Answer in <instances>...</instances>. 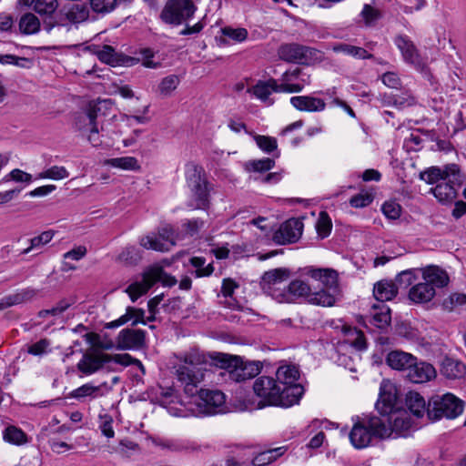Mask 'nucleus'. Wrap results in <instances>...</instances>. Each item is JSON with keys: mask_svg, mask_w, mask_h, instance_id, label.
Listing matches in <instances>:
<instances>
[{"mask_svg": "<svg viewBox=\"0 0 466 466\" xmlns=\"http://www.w3.org/2000/svg\"><path fill=\"white\" fill-rule=\"evenodd\" d=\"M207 370L202 357L198 353H188L184 358V363L177 369V380L184 386L186 394L190 397L187 403H181L180 408L170 409L173 416H206L224 411L226 397L220 390H200L198 385L204 380Z\"/></svg>", "mask_w": 466, "mask_h": 466, "instance_id": "obj_1", "label": "nucleus"}, {"mask_svg": "<svg viewBox=\"0 0 466 466\" xmlns=\"http://www.w3.org/2000/svg\"><path fill=\"white\" fill-rule=\"evenodd\" d=\"M253 390L259 398V408L266 406L289 408L298 404L303 395V390L299 387L281 388L278 380L268 376L256 379Z\"/></svg>", "mask_w": 466, "mask_h": 466, "instance_id": "obj_2", "label": "nucleus"}, {"mask_svg": "<svg viewBox=\"0 0 466 466\" xmlns=\"http://www.w3.org/2000/svg\"><path fill=\"white\" fill-rule=\"evenodd\" d=\"M276 297L279 303H292L298 299H304L316 306L331 307L335 304V294L325 290L312 292L309 285L299 279L291 281L283 293H278Z\"/></svg>", "mask_w": 466, "mask_h": 466, "instance_id": "obj_3", "label": "nucleus"}, {"mask_svg": "<svg viewBox=\"0 0 466 466\" xmlns=\"http://www.w3.org/2000/svg\"><path fill=\"white\" fill-rule=\"evenodd\" d=\"M372 425L380 428L379 439H396L410 435L413 427V421L406 411H393L381 417H374Z\"/></svg>", "mask_w": 466, "mask_h": 466, "instance_id": "obj_4", "label": "nucleus"}, {"mask_svg": "<svg viewBox=\"0 0 466 466\" xmlns=\"http://www.w3.org/2000/svg\"><path fill=\"white\" fill-rule=\"evenodd\" d=\"M160 281L164 286L172 287L176 285L177 279L166 274L159 265H153L147 268L140 279H136L127 289L130 299L135 302L137 299L147 294V292L157 283Z\"/></svg>", "mask_w": 466, "mask_h": 466, "instance_id": "obj_5", "label": "nucleus"}, {"mask_svg": "<svg viewBox=\"0 0 466 466\" xmlns=\"http://www.w3.org/2000/svg\"><path fill=\"white\" fill-rule=\"evenodd\" d=\"M216 360L225 370L221 375H227L229 380L237 382L251 379L260 371V365L258 362L244 361L238 356L218 353Z\"/></svg>", "mask_w": 466, "mask_h": 466, "instance_id": "obj_6", "label": "nucleus"}, {"mask_svg": "<svg viewBox=\"0 0 466 466\" xmlns=\"http://www.w3.org/2000/svg\"><path fill=\"white\" fill-rule=\"evenodd\" d=\"M185 176L195 202L192 207L194 208H207L209 205L210 187L203 168L196 164L189 163L186 166Z\"/></svg>", "mask_w": 466, "mask_h": 466, "instance_id": "obj_7", "label": "nucleus"}, {"mask_svg": "<svg viewBox=\"0 0 466 466\" xmlns=\"http://www.w3.org/2000/svg\"><path fill=\"white\" fill-rule=\"evenodd\" d=\"M463 401L451 393L433 396L428 403V417L440 420L443 417L454 419L463 411Z\"/></svg>", "mask_w": 466, "mask_h": 466, "instance_id": "obj_8", "label": "nucleus"}, {"mask_svg": "<svg viewBox=\"0 0 466 466\" xmlns=\"http://www.w3.org/2000/svg\"><path fill=\"white\" fill-rule=\"evenodd\" d=\"M110 102L108 100H99L96 103H90L86 112L80 113L75 121L76 127L86 135L88 141L96 147L100 144L98 137V127L96 118L102 108H106Z\"/></svg>", "mask_w": 466, "mask_h": 466, "instance_id": "obj_9", "label": "nucleus"}, {"mask_svg": "<svg viewBox=\"0 0 466 466\" xmlns=\"http://www.w3.org/2000/svg\"><path fill=\"white\" fill-rule=\"evenodd\" d=\"M197 10L191 0H167L161 13V20L168 25H179L191 18Z\"/></svg>", "mask_w": 466, "mask_h": 466, "instance_id": "obj_10", "label": "nucleus"}, {"mask_svg": "<svg viewBox=\"0 0 466 466\" xmlns=\"http://www.w3.org/2000/svg\"><path fill=\"white\" fill-rule=\"evenodd\" d=\"M375 416L353 419V426L350 432V441L354 448L364 449L368 447L373 438L379 439L377 431L380 428L372 425Z\"/></svg>", "mask_w": 466, "mask_h": 466, "instance_id": "obj_11", "label": "nucleus"}, {"mask_svg": "<svg viewBox=\"0 0 466 466\" xmlns=\"http://www.w3.org/2000/svg\"><path fill=\"white\" fill-rule=\"evenodd\" d=\"M420 178L427 184H435L440 180L450 179V182L461 186L464 183L465 176L461 173L456 164H448L443 167H431L420 174Z\"/></svg>", "mask_w": 466, "mask_h": 466, "instance_id": "obj_12", "label": "nucleus"}, {"mask_svg": "<svg viewBox=\"0 0 466 466\" xmlns=\"http://www.w3.org/2000/svg\"><path fill=\"white\" fill-rule=\"evenodd\" d=\"M290 272L287 268H279L265 272L261 279V288L263 291L277 301L276 295L283 293L286 287L281 288L282 284L289 278Z\"/></svg>", "mask_w": 466, "mask_h": 466, "instance_id": "obj_13", "label": "nucleus"}, {"mask_svg": "<svg viewBox=\"0 0 466 466\" xmlns=\"http://www.w3.org/2000/svg\"><path fill=\"white\" fill-rule=\"evenodd\" d=\"M278 84L279 93H299L310 82L309 75L306 74L300 68L286 71Z\"/></svg>", "mask_w": 466, "mask_h": 466, "instance_id": "obj_14", "label": "nucleus"}, {"mask_svg": "<svg viewBox=\"0 0 466 466\" xmlns=\"http://www.w3.org/2000/svg\"><path fill=\"white\" fill-rule=\"evenodd\" d=\"M303 223L297 218H291L280 225L273 235V240L279 245L296 242L302 234Z\"/></svg>", "mask_w": 466, "mask_h": 466, "instance_id": "obj_15", "label": "nucleus"}, {"mask_svg": "<svg viewBox=\"0 0 466 466\" xmlns=\"http://www.w3.org/2000/svg\"><path fill=\"white\" fill-rule=\"evenodd\" d=\"M314 50L298 44H288L280 46L279 57L285 61L298 64H308L312 58Z\"/></svg>", "mask_w": 466, "mask_h": 466, "instance_id": "obj_16", "label": "nucleus"}, {"mask_svg": "<svg viewBox=\"0 0 466 466\" xmlns=\"http://www.w3.org/2000/svg\"><path fill=\"white\" fill-rule=\"evenodd\" d=\"M397 400V390L393 383L383 380L380 386L379 399L376 408L381 416L388 415L392 411Z\"/></svg>", "mask_w": 466, "mask_h": 466, "instance_id": "obj_17", "label": "nucleus"}, {"mask_svg": "<svg viewBox=\"0 0 466 466\" xmlns=\"http://www.w3.org/2000/svg\"><path fill=\"white\" fill-rule=\"evenodd\" d=\"M305 274L320 281L324 287L321 290L335 294V301L337 300L339 295L338 274L335 270L330 268H307L305 269Z\"/></svg>", "mask_w": 466, "mask_h": 466, "instance_id": "obj_18", "label": "nucleus"}, {"mask_svg": "<svg viewBox=\"0 0 466 466\" xmlns=\"http://www.w3.org/2000/svg\"><path fill=\"white\" fill-rule=\"evenodd\" d=\"M395 45L401 52L405 62L412 65L417 70L423 71L425 63L418 53L413 42L405 35H399L395 38Z\"/></svg>", "mask_w": 466, "mask_h": 466, "instance_id": "obj_19", "label": "nucleus"}, {"mask_svg": "<svg viewBox=\"0 0 466 466\" xmlns=\"http://www.w3.org/2000/svg\"><path fill=\"white\" fill-rule=\"evenodd\" d=\"M145 331L141 329H122L116 337V350H138L145 344Z\"/></svg>", "mask_w": 466, "mask_h": 466, "instance_id": "obj_20", "label": "nucleus"}, {"mask_svg": "<svg viewBox=\"0 0 466 466\" xmlns=\"http://www.w3.org/2000/svg\"><path fill=\"white\" fill-rule=\"evenodd\" d=\"M111 361V356L101 351L95 350L83 355L77 363V369L86 375H90L99 370L104 364Z\"/></svg>", "mask_w": 466, "mask_h": 466, "instance_id": "obj_21", "label": "nucleus"}, {"mask_svg": "<svg viewBox=\"0 0 466 466\" xmlns=\"http://www.w3.org/2000/svg\"><path fill=\"white\" fill-rule=\"evenodd\" d=\"M410 366L407 377L411 382L424 383L436 377L435 368L428 362L418 361L416 357L415 363H412Z\"/></svg>", "mask_w": 466, "mask_h": 466, "instance_id": "obj_22", "label": "nucleus"}, {"mask_svg": "<svg viewBox=\"0 0 466 466\" xmlns=\"http://www.w3.org/2000/svg\"><path fill=\"white\" fill-rule=\"evenodd\" d=\"M38 294V289L27 287L16 290L15 292L6 295L0 299V310L12 306L33 300Z\"/></svg>", "mask_w": 466, "mask_h": 466, "instance_id": "obj_23", "label": "nucleus"}, {"mask_svg": "<svg viewBox=\"0 0 466 466\" xmlns=\"http://www.w3.org/2000/svg\"><path fill=\"white\" fill-rule=\"evenodd\" d=\"M422 279L434 288L441 289L446 287L450 282V278L446 270L435 266L430 265L421 268Z\"/></svg>", "mask_w": 466, "mask_h": 466, "instance_id": "obj_24", "label": "nucleus"}, {"mask_svg": "<svg viewBox=\"0 0 466 466\" xmlns=\"http://www.w3.org/2000/svg\"><path fill=\"white\" fill-rule=\"evenodd\" d=\"M290 104L299 111L321 112L326 107L324 100L311 96H298L290 98Z\"/></svg>", "mask_w": 466, "mask_h": 466, "instance_id": "obj_25", "label": "nucleus"}, {"mask_svg": "<svg viewBox=\"0 0 466 466\" xmlns=\"http://www.w3.org/2000/svg\"><path fill=\"white\" fill-rule=\"evenodd\" d=\"M278 383L281 388L299 387L303 391L302 385L297 383L299 378V369L294 365L280 366L276 372Z\"/></svg>", "mask_w": 466, "mask_h": 466, "instance_id": "obj_26", "label": "nucleus"}, {"mask_svg": "<svg viewBox=\"0 0 466 466\" xmlns=\"http://www.w3.org/2000/svg\"><path fill=\"white\" fill-rule=\"evenodd\" d=\"M278 88V81L274 78H270L267 81H258L250 89V92L261 102L271 106L274 101L269 96L273 92L279 93Z\"/></svg>", "mask_w": 466, "mask_h": 466, "instance_id": "obj_27", "label": "nucleus"}, {"mask_svg": "<svg viewBox=\"0 0 466 466\" xmlns=\"http://www.w3.org/2000/svg\"><path fill=\"white\" fill-rule=\"evenodd\" d=\"M386 362L393 370L408 371L415 363V357L401 350H392L387 355Z\"/></svg>", "mask_w": 466, "mask_h": 466, "instance_id": "obj_28", "label": "nucleus"}, {"mask_svg": "<svg viewBox=\"0 0 466 466\" xmlns=\"http://www.w3.org/2000/svg\"><path fill=\"white\" fill-rule=\"evenodd\" d=\"M89 16L88 9L83 5H73L64 11L60 19L62 25L68 24H79L86 21Z\"/></svg>", "mask_w": 466, "mask_h": 466, "instance_id": "obj_29", "label": "nucleus"}, {"mask_svg": "<svg viewBox=\"0 0 466 466\" xmlns=\"http://www.w3.org/2000/svg\"><path fill=\"white\" fill-rule=\"evenodd\" d=\"M391 320L390 309L385 303L374 304L370 312V322L379 329L387 328Z\"/></svg>", "mask_w": 466, "mask_h": 466, "instance_id": "obj_30", "label": "nucleus"}, {"mask_svg": "<svg viewBox=\"0 0 466 466\" xmlns=\"http://www.w3.org/2000/svg\"><path fill=\"white\" fill-rule=\"evenodd\" d=\"M435 296V289L428 282L418 283L409 292L410 299L416 303H426Z\"/></svg>", "mask_w": 466, "mask_h": 466, "instance_id": "obj_31", "label": "nucleus"}, {"mask_svg": "<svg viewBox=\"0 0 466 466\" xmlns=\"http://www.w3.org/2000/svg\"><path fill=\"white\" fill-rule=\"evenodd\" d=\"M398 293L397 286L389 280H381L374 285L373 295L379 301L378 303H384L396 297Z\"/></svg>", "mask_w": 466, "mask_h": 466, "instance_id": "obj_32", "label": "nucleus"}, {"mask_svg": "<svg viewBox=\"0 0 466 466\" xmlns=\"http://www.w3.org/2000/svg\"><path fill=\"white\" fill-rule=\"evenodd\" d=\"M144 316L145 311L143 309L128 307L124 315L119 317L117 319L108 323L107 327L117 328L127 322H131L132 325H137V323L146 324V321L144 320Z\"/></svg>", "mask_w": 466, "mask_h": 466, "instance_id": "obj_33", "label": "nucleus"}, {"mask_svg": "<svg viewBox=\"0 0 466 466\" xmlns=\"http://www.w3.org/2000/svg\"><path fill=\"white\" fill-rule=\"evenodd\" d=\"M406 406L417 418H421L426 412L428 413V406L424 398L416 391H410L406 395Z\"/></svg>", "mask_w": 466, "mask_h": 466, "instance_id": "obj_34", "label": "nucleus"}, {"mask_svg": "<svg viewBox=\"0 0 466 466\" xmlns=\"http://www.w3.org/2000/svg\"><path fill=\"white\" fill-rule=\"evenodd\" d=\"M342 333L344 335V342L357 350H363L367 348L366 339L361 330L350 326H343Z\"/></svg>", "mask_w": 466, "mask_h": 466, "instance_id": "obj_35", "label": "nucleus"}, {"mask_svg": "<svg viewBox=\"0 0 466 466\" xmlns=\"http://www.w3.org/2000/svg\"><path fill=\"white\" fill-rule=\"evenodd\" d=\"M431 192L441 204H450L457 197V192L450 183H439L435 187L431 188Z\"/></svg>", "mask_w": 466, "mask_h": 466, "instance_id": "obj_36", "label": "nucleus"}, {"mask_svg": "<svg viewBox=\"0 0 466 466\" xmlns=\"http://www.w3.org/2000/svg\"><path fill=\"white\" fill-rule=\"evenodd\" d=\"M331 50L334 53H342L346 56H350L357 59H366L371 57V55L369 54L364 48L345 43L333 45L331 46Z\"/></svg>", "mask_w": 466, "mask_h": 466, "instance_id": "obj_37", "label": "nucleus"}, {"mask_svg": "<svg viewBox=\"0 0 466 466\" xmlns=\"http://www.w3.org/2000/svg\"><path fill=\"white\" fill-rule=\"evenodd\" d=\"M441 373L448 379L461 377L465 372V366L453 359H445L441 363Z\"/></svg>", "mask_w": 466, "mask_h": 466, "instance_id": "obj_38", "label": "nucleus"}, {"mask_svg": "<svg viewBox=\"0 0 466 466\" xmlns=\"http://www.w3.org/2000/svg\"><path fill=\"white\" fill-rule=\"evenodd\" d=\"M105 165L122 170L138 171L140 169V165L134 157L109 158L105 161Z\"/></svg>", "mask_w": 466, "mask_h": 466, "instance_id": "obj_39", "label": "nucleus"}, {"mask_svg": "<svg viewBox=\"0 0 466 466\" xmlns=\"http://www.w3.org/2000/svg\"><path fill=\"white\" fill-rule=\"evenodd\" d=\"M54 236L55 232L53 230H46L28 239L29 246L21 250L20 255H27L33 250L42 248L53 239Z\"/></svg>", "mask_w": 466, "mask_h": 466, "instance_id": "obj_40", "label": "nucleus"}, {"mask_svg": "<svg viewBox=\"0 0 466 466\" xmlns=\"http://www.w3.org/2000/svg\"><path fill=\"white\" fill-rule=\"evenodd\" d=\"M285 451L286 450L284 447L264 451L255 456L252 459L251 463L255 466H266L277 460L279 457L282 456Z\"/></svg>", "mask_w": 466, "mask_h": 466, "instance_id": "obj_41", "label": "nucleus"}, {"mask_svg": "<svg viewBox=\"0 0 466 466\" xmlns=\"http://www.w3.org/2000/svg\"><path fill=\"white\" fill-rule=\"evenodd\" d=\"M3 439L5 441L13 445L25 444L28 440L26 434L15 426H8L3 431Z\"/></svg>", "mask_w": 466, "mask_h": 466, "instance_id": "obj_42", "label": "nucleus"}, {"mask_svg": "<svg viewBox=\"0 0 466 466\" xmlns=\"http://www.w3.org/2000/svg\"><path fill=\"white\" fill-rule=\"evenodd\" d=\"M19 29L25 35L35 34L40 29V21L34 14L27 13L20 18Z\"/></svg>", "mask_w": 466, "mask_h": 466, "instance_id": "obj_43", "label": "nucleus"}, {"mask_svg": "<svg viewBox=\"0 0 466 466\" xmlns=\"http://www.w3.org/2000/svg\"><path fill=\"white\" fill-rule=\"evenodd\" d=\"M180 79L177 75H169L161 79L157 92L161 96H170L172 93L177 88Z\"/></svg>", "mask_w": 466, "mask_h": 466, "instance_id": "obj_44", "label": "nucleus"}, {"mask_svg": "<svg viewBox=\"0 0 466 466\" xmlns=\"http://www.w3.org/2000/svg\"><path fill=\"white\" fill-rule=\"evenodd\" d=\"M139 244L141 247L147 249H152L156 251H167V244L161 240L159 235L149 234L140 238Z\"/></svg>", "mask_w": 466, "mask_h": 466, "instance_id": "obj_45", "label": "nucleus"}, {"mask_svg": "<svg viewBox=\"0 0 466 466\" xmlns=\"http://www.w3.org/2000/svg\"><path fill=\"white\" fill-rule=\"evenodd\" d=\"M69 176V172L65 167L62 166H53L42 172H40L36 178L38 179H53V180H60L66 178Z\"/></svg>", "mask_w": 466, "mask_h": 466, "instance_id": "obj_46", "label": "nucleus"}, {"mask_svg": "<svg viewBox=\"0 0 466 466\" xmlns=\"http://www.w3.org/2000/svg\"><path fill=\"white\" fill-rule=\"evenodd\" d=\"M140 258V250L135 246L126 247L117 256V261L129 265L137 264Z\"/></svg>", "mask_w": 466, "mask_h": 466, "instance_id": "obj_47", "label": "nucleus"}, {"mask_svg": "<svg viewBox=\"0 0 466 466\" xmlns=\"http://www.w3.org/2000/svg\"><path fill=\"white\" fill-rule=\"evenodd\" d=\"M238 287V284L231 279H225L222 282L221 293L224 298L230 299L228 301V305L232 309L239 308L238 302L233 299L234 291Z\"/></svg>", "mask_w": 466, "mask_h": 466, "instance_id": "obj_48", "label": "nucleus"}, {"mask_svg": "<svg viewBox=\"0 0 466 466\" xmlns=\"http://www.w3.org/2000/svg\"><path fill=\"white\" fill-rule=\"evenodd\" d=\"M190 263L196 268L195 274L198 278L208 277L211 275L214 270L212 264H208V266L204 267L206 263L204 258L193 257L190 258Z\"/></svg>", "mask_w": 466, "mask_h": 466, "instance_id": "obj_49", "label": "nucleus"}, {"mask_svg": "<svg viewBox=\"0 0 466 466\" xmlns=\"http://www.w3.org/2000/svg\"><path fill=\"white\" fill-rule=\"evenodd\" d=\"M332 224L326 212H320L319 217L316 223V230L318 235L324 238L328 237L331 231Z\"/></svg>", "mask_w": 466, "mask_h": 466, "instance_id": "obj_50", "label": "nucleus"}, {"mask_svg": "<svg viewBox=\"0 0 466 466\" xmlns=\"http://www.w3.org/2000/svg\"><path fill=\"white\" fill-rule=\"evenodd\" d=\"M34 10L40 15H52L58 6L57 0H35Z\"/></svg>", "mask_w": 466, "mask_h": 466, "instance_id": "obj_51", "label": "nucleus"}, {"mask_svg": "<svg viewBox=\"0 0 466 466\" xmlns=\"http://www.w3.org/2000/svg\"><path fill=\"white\" fill-rule=\"evenodd\" d=\"M275 165L273 159L265 157L262 159L252 160L247 163L246 167L248 171L265 172L270 170Z\"/></svg>", "mask_w": 466, "mask_h": 466, "instance_id": "obj_52", "label": "nucleus"}, {"mask_svg": "<svg viewBox=\"0 0 466 466\" xmlns=\"http://www.w3.org/2000/svg\"><path fill=\"white\" fill-rule=\"evenodd\" d=\"M117 0H90L91 9L97 14H107L115 9Z\"/></svg>", "mask_w": 466, "mask_h": 466, "instance_id": "obj_53", "label": "nucleus"}, {"mask_svg": "<svg viewBox=\"0 0 466 466\" xmlns=\"http://www.w3.org/2000/svg\"><path fill=\"white\" fill-rule=\"evenodd\" d=\"M156 444L170 451H182L187 449V445L182 440L163 439L158 440Z\"/></svg>", "mask_w": 466, "mask_h": 466, "instance_id": "obj_54", "label": "nucleus"}, {"mask_svg": "<svg viewBox=\"0 0 466 466\" xmlns=\"http://www.w3.org/2000/svg\"><path fill=\"white\" fill-rule=\"evenodd\" d=\"M205 222L199 218L187 219L182 222V230L184 231L183 235H180L182 238L185 235L187 236H194L199 232V230L204 227Z\"/></svg>", "mask_w": 466, "mask_h": 466, "instance_id": "obj_55", "label": "nucleus"}, {"mask_svg": "<svg viewBox=\"0 0 466 466\" xmlns=\"http://www.w3.org/2000/svg\"><path fill=\"white\" fill-rule=\"evenodd\" d=\"M158 235L161 240L167 244V250L171 246L176 244L177 240L182 238L179 233H175L171 226H165L161 228L158 231Z\"/></svg>", "mask_w": 466, "mask_h": 466, "instance_id": "obj_56", "label": "nucleus"}, {"mask_svg": "<svg viewBox=\"0 0 466 466\" xmlns=\"http://www.w3.org/2000/svg\"><path fill=\"white\" fill-rule=\"evenodd\" d=\"M0 63L2 65H14L18 67L28 68L31 65V60L26 57L6 54L0 55Z\"/></svg>", "mask_w": 466, "mask_h": 466, "instance_id": "obj_57", "label": "nucleus"}, {"mask_svg": "<svg viewBox=\"0 0 466 466\" xmlns=\"http://www.w3.org/2000/svg\"><path fill=\"white\" fill-rule=\"evenodd\" d=\"M96 55L99 60L106 64L115 65L118 62L117 55L115 49L110 46H103L96 52Z\"/></svg>", "mask_w": 466, "mask_h": 466, "instance_id": "obj_58", "label": "nucleus"}, {"mask_svg": "<svg viewBox=\"0 0 466 466\" xmlns=\"http://www.w3.org/2000/svg\"><path fill=\"white\" fill-rule=\"evenodd\" d=\"M254 139L258 147L265 153H271L277 149L278 144L276 138L274 137L256 135Z\"/></svg>", "mask_w": 466, "mask_h": 466, "instance_id": "obj_59", "label": "nucleus"}, {"mask_svg": "<svg viewBox=\"0 0 466 466\" xmlns=\"http://www.w3.org/2000/svg\"><path fill=\"white\" fill-rule=\"evenodd\" d=\"M160 396L162 397L161 403L167 408L168 412L173 415L170 412V409L173 408V411L176 410V408H180V404L183 403L178 402V406L175 403V399H177V395L175 393V390L172 388H168L167 390H162L160 392Z\"/></svg>", "mask_w": 466, "mask_h": 466, "instance_id": "obj_60", "label": "nucleus"}, {"mask_svg": "<svg viewBox=\"0 0 466 466\" xmlns=\"http://www.w3.org/2000/svg\"><path fill=\"white\" fill-rule=\"evenodd\" d=\"M99 386H93L92 384L86 383L74 390L71 392V397L75 399H82L85 397H96V392L99 390Z\"/></svg>", "mask_w": 466, "mask_h": 466, "instance_id": "obj_61", "label": "nucleus"}, {"mask_svg": "<svg viewBox=\"0 0 466 466\" xmlns=\"http://www.w3.org/2000/svg\"><path fill=\"white\" fill-rule=\"evenodd\" d=\"M383 214L390 219H397L401 213V207L395 201H387L382 205Z\"/></svg>", "mask_w": 466, "mask_h": 466, "instance_id": "obj_62", "label": "nucleus"}, {"mask_svg": "<svg viewBox=\"0 0 466 466\" xmlns=\"http://www.w3.org/2000/svg\"><path fill=\"white\" fill-rule=\"evenodd\" d=\"M222 34L235 42H243L248 37V31L245 28L224 27Z\"/></svg>", "mask_w": 466, "mask_h": 466, "instance_id": "obj_63", "label": "nucleus"}, {"mask_svg": "<svg viewBox=\"0 0 466 466\" xmlns=\"http://www.w3.org/2000/svg\"><path fill=\"white\" fill-rule=\"evenodd\" d=\"M32 175L25 172L19 168H15L12 171H10L5 177L4 180H14L15 182H22V183H31L32 182Z\"/></svg>", "mask_w": 466, "mask_h": 466, "instance_id": "obj_64", "label": "nucleus"}]
</instances>
